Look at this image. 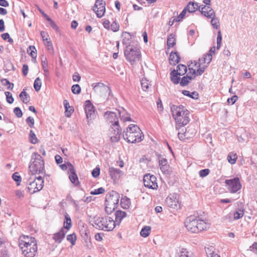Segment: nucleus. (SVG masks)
Here are the masks:
<instances>
[{"label": "nucleus", "instance_id": "nucleus-1", "mask_svg": "<svg viewBox=\"0 0 257 257\" xmlns=\"http://www.w3.org/2000/svg\"><path fill=\"white\" fill-rule=\"evenodd\" d=\"M89 222L95 228L105 231H112L115 226V221L108 216L90 217Z\"/></svg>", "mask_w": 257, "mask_h": 257}, {"label": "nucleus", "instance_id": "nucleus-2", "mask_svg": "<svg viewBox=\"0 0 257 257\" xmlns=\"http://www.w3.org/2000/svg\"><path fill=\"white\" fill-rule=\"evenodd\" d=\"M171 109L177 124L176 129H178V126H183L189 123L190 112L184 106L182 105H173Z\"/></svg>", "mask_w": 257, "mask_h": 257}, {"label": "nucleus", "instance_id": "nucleus-3", "mask_svg": "<svg viewBox=\"0 0 257 257\" xmlns=\"http://www.w3.org/2000/svg\"><path fill=\"white\" fill-rule=\"evenodd\" d=\"M123 138L128 143H136L142 141L144 136L137 125L132 124L124 131Z\"/></svg>", "mask_w": 257, "mask_h": 257}, {"label": "nucleus", "instance_id": "nucleus-4", "mask_svg": "<svg viewBox=\"0 0 257 257\" xmlns=\"http://www.w3.org/2000/svg\"><path fill=\"white\" fill-rule=\"evenodd\" d=\"M185 225L187 230L192 233H198L206 229L208 227L204 220L198 219L193 216H189L186 219Z\"/></svg>", "mask_w": 257, "mask_h": 257}, {"label": "nucleus", "instance_id": "nucleus-5", "mask_svg": "<svg viewBox=\"0 0 257 257\" xmlns=\"http://www.w3.org/2000/svg\"><path fill=\"white\" fill-rule=\"evenodd\" d=\"M29 168L30 172L33 175L45 173L44 160L37 153L32 154Z\"/></svg>", "mask_w": 257, "mask_h": 257}, {"label": "nucleus", "instance_id": "nucleus-6", "mask_svg": "<svg viewBox=\"0 0 257 257\" xmlns=\"http://www.w3.org/2000/svg\"><path fill=\"white\" fill-rule=\"evenodd\" d=\"M44 186V180L42 177L30 178L28 180V191L30 194H34L42 189Z\"/></svg>", "mask_w": 257, "mask_h": 257}, {"label": "nucleus", "instance_id": "nucleus-7", "mask_svg": "<svg viewBox=\"0 0 257 257\" xmlns=\"http://www.w3.org/2000/svg\"><path fill=\"white\" fill-rule=\"evenodd\" d=\"M124 55L127 60L132 65L134 64L136 62L139 61L141 58L140 52L136 47L130 48L127 47L126 50L124 51Z\"/></svg>", "mask_w": 257, "mask_h": 257}, {"label": "nucleus", "instance_id": "nucleus-8", "mask_svg": "<svg viewBox=\"0 0 257 257\" xmlns=\"http://www.w3.org/2000/svg\"><path fill=\"white\" fill-rule=\"evenodd\" d=\"M225 186L228 190L231 193H235L241 188L240 180L238 177H235L231 179L226 180Z\"/></svg>", "mask_w": 257, "mask_h": 257}, {"label": "nucleus", "instance_id": "nucleus-9", "mask_svg": "<svg viewBox=\"0 0 257 257\" xmlns=\"http://www.w3.org/2000/svg\"><path fill=\"white\" fill-rule=\"evenodd\" d=\"M157 181L156 177L153 175L148 174L144 176L143 181L144 186L148 188L154 190L157 189L158 186Z\"/></svg>", "mask_w": 257, "mask_h": 257}, {"label": "nucleus", "instance_id": "nucleus-10", "mask_svg": "<svg viewBox=\"0 0 257 257\" xmlns=\"http://www.w3.org/2000/svg\"><path fill=\"white\" fill-rule=\"evenodd\" d=\"M166 203L168 206L173 209L180 208V202L179 195L176 193L170 194L166 199Z\"/></svg>", "mask_w": 257, "mask_h": 257}, {"label": "nucleus", "instance_id": "nucleus-11", "mask_svg": "<svg viewBox=\"0 0 257 257\" xmlns=\"http://www.w3.org/2000/svg\"><path fill=\"white\" fill-rule=\"evenodd\" d=\"M92 86L94 92L100 96L106 95L110 92L109 88L101 82L93 83Z\"/></svg>", "mask_w": 257, "mask_h": 257}, {"label": "nucleus", "instance_id": "nucleus-12", "mask_svg": "<svg viewBox=\"0 0 257 257\" xmlns=\"http://www.w3.org/2000/svg\"><path fill=\"white\" fill-rule=\"evenodd\" d=\"M85 111L87 119L88 124H89L90 120L94 119L95 116L94 107L89 100L85 102Z\"/></svg>", "mask_w": 257, "mask_h": 257}, {"label": "nucleus", "instance_id": "nucleus-13", "mask_svg": "<svg viewBox=\"0 0 257 257\" xmlns=\"http://www.w3.org/2000/svg\"><path fill=\"white\" fill-rule=\"evenodd\" d=\"M105 2L102 0H96L93 10L97 17L101 18L104 16L105 12Z\"/></svg>", "mask_w": 257, "mask_h": 257}, {"label": "nucleus", "instance_id": "nucleus-14", "mask_svg": "<svg viewBox=\"0 0 257 257\" xmlns=\"http://www.w3.org/2000/svg\"><path fill=\"white\" fill-rule=\"evenodd\" d=\"M201 9V13L207 17L211 18L215 17V13L214 10L210 7L205 5H201L199 7V9Z\"/></svg>", "mask_w": 257, "mask_h": 257}, {"label": "nucleus", "instance_id": "nucleus-15", "mask_svg": "<svg viewBox=\"0 0 257 257\" xmlns=\"http://www.w3.org/2000/svg\"><path fill=\"white\" fill-rule=\"evenodd\" d=\"M111 132L113 134H110V140L112 142H116L120 139V136L121 134V130L119 126V125H117L116 126H112L111 127Z\"/></svg>", "mask_w": 257, "mask_h": 257}, {"label": "nucleus", "instance_id": "nucleus-16", "mask_svg": "<svg viewBox=\"0 0 257 257\" xmlns=\"http://www.w3.org/2000/svg\"><path fill=\"white\" fill-rule=\"evenodd\" d=\"M119 199V194L116 192L113 191L110 194L106 195L105 201L106 202L113 203V204L118 206Z\"/></svg>", "mask_w": 257, "mask_h": 257}, {"label": "nucleus", "instance_id": "nucleus-17", "mask_svg": "<svg viewBox=\"0 0 257 257\" xmlns=\"http://www.w3.org/2000/svg\"><path fill=\"white\" fill-rule=\"evenodd\" d=\"M104 117L109 122H114L112 124L113 126H116L117 125H119L118 117L117 116V114L115 112L111 111L106 112L104 114Z\"/></svg>", "mask_w": 257, "mask_h": 257}, {"label": "nucleus", "instance_id": "nucleus-18", "mask_svg": "<svg viewBox=\"0 0 257 257\" xmlns=\"http://www.w3.org/2000/svg\"><path fill=\"white\" fill-rule=\"evenodd\" d=\"M31 242H36L35 238L32 236L22 235L19 239V247L32 243Z\"/></svg>", "mask_w": 257, "mask_h": 257}, {"label": "nucleus", "instance_id": "nucleus-19", "mask_svg": "<svg viewBox=\"0 0 257 257\" xmlns=\"http://www.w3.org/2000/svg\"><path fill=\"white\" fill-rule=\"evenodd\" d=\"M66 233L67 231L64 230V228H61L58 232L53 234V239L56 243H60L64 238Z\"/></svg>", "mask_w": 257, "mask_h": 257}, {"label": "nucleus", "instance_id": "nucleus-20", "mask_svg": "<svg viewBox=\"0 0 257 257\" xmlns=\"http://www.w3.org/2000/svg\"><path fill=\"white\" fill-rule=\"evenodd\" d=\"M109 173L111 178L114 180L119 179L123 174V172L120 170L113 167L109 169Z\"/></svg>", "mask_w": 257, "mask_h": 257}, {"label": "nucleus", "instance_id": "nucleus-21", "mask_svg": "<svg viewBox=\"0 0 257 257\" xmlns=\"http://www.w3.org/2000/svg\"><path fill=\"white\" fill-rule=\"evenodd\" d=\"M212 60V55L211 54H206L204 55L202 57L199 59V63L195 64L197 66L198 64V67H200V65L203 64H209Z\"/></svg>", "mask_w": 257, "mask_h": 257}, {"label": "nucleus", "instance_id": "nucleus-22", "mask_svg": "<svg viewBox=\"0 0 257 257\" xmlns=\"http://www.w3.org/2000/svg\"><path fill=\"white\" fill-rule=\"evenodd\" d=\"M180 58L177 52H171L169 57V62L171 65H175L180 61Z\"/></svg>", "mask_w": 257, "mask_h": 257}, {"label": "nucleus", "instance_id": "nucleus-23", "mask_svg": "<svg viewBox=\"0 0 257 257\" xmlns=\"http://www.w3.org/2000/svg\"><path fill=\"white\" fill-rule=\"evenodd\" d=\"M65 220L64 221L63 227L64 230H69L72 227V221L71 218L67 213H65L64 214Z\"/></svg>", "mask_w": 257, "mask_h": 257}, {"label": "nucleus", "instance_id": "nucleus-24", "mask_svg": "<svg viewBox=\"0 0 257 257\" xmlns=\"http://www.w3.org/2000/svg\"><path fill=\"white\" fill-rule=\"evenodd\" d=\"M115 225L116 223H118V224H119V223L121 222V220L126 217V212L120 210H117L115 213Z\"/></svg>", "mask_w": 257, "mask_h": 257}, {"label": "nucleus", "instance_id": "nucleus-25", "mask_svg": "<svg viewBox=\"0 0 257 257\" xmlns=\"http://www.w3.org/2000/svg\"><path fill=\"white\" fill-rule=\"evenodd\" d=\"M171 80L175 84H177L180 82V77L176 70H173L171 73Z\"/></svg>", "mask_w": 257, "mask_h": 257}, {"label": "nucleus", "instance_id": "nucleus-26", "mask_svg": "<svg viewBox=\"0 0 257 257\" xmlns=\"http://www.w3.org/2000/svg\"><path fill=\"white\" fill-rule=\"evenodd\" d=\"M19 97L24 103H28L30 100V97L25 89L20 93Z\"/></svg>", "mask_w": 257, "mask_h": 257}, {"label": "nucleus", "instance_id": "nucleus-27", "mask_svg": "<svg viewBox=\"0 0 257 257\" xmlns=\"http://www.w3.org/2000/svg\"><path fill=\"white\" fill-rule=\"evenodd\" d=\"M105 204V211L107 214L111 213L117 207V205H114L113 203H109L106 201Z\"/></svg>", "mask_w": 257, "mask_h": 257}, {"label": "nucleus", "instance_id": "nucleus-28", "mask_svg": "<svg viewBox=\"0 0 257 257\" xmlns=\"http://www.w3.org/2000/svg\"><path fill=\"white\" fill-rule=\"evenodd\" d=\"M192 77L191 75H189V74L186 76H184L182 78V79L180 81V84L181 86H185L187 85L190 81L192 79Z\"/></svg>", "mask_w": 257, "mask_h": 257}, {"label": "nucleus", "instance_id": "nucleus-29", "mask_svg": "<svg viewBox=\"0 0 257 257\" xmlns=\"http://www.w3.org/2000/svg\"><path fill=\"white\" fill-rule=\"evenodd\" d=\"M177 68V69L176 71L179 76L184 75L187 71V67L183 64L178 65Z\"/></svg>", "mask_w": 257, "mask_h": 257}, {"label": "nucleus", "instance_id": "nucleus-30", "mask_svg": "<svg viewBox=\"0 0 257 257\" xmlns=\"http://www.w3.org/2000/svg\"><path fill=\"white\" fill-rule=\"evenodd\" d=\"M151 229V227L149 226L143 227L140 232L141 235L144 237L148 236L150 233Z\"/></svg>", "mask_w": 257, "mask_h": 257}, {"label": "nucleus", "instance_id": "nucleus-31", "mask_svg": "<svg viewBox=\"0 0 257 257\" xmlns=\"http://www.w3.org/2000/svg\"><path fill=\"white\" fill-rule=\"evenodd\" d=\"M237 159V155L236 153L231 152L227 156V160L231 164H234Z\"/></svg>", "mask_w": 257, "mask_h": 257}, {"label": "nucleus", "instance_id": "nucleus-32", "mask_svg": "<svg viewBox=\"0 0 257 257\" xmlns=\"http://www.w3.org/2000/svg\"><path fill=\"white\" fill-rule=\"evenodd\" d=\"M244 213V210L243 209H238L235 211L233 214V218L234 219L237 220L241 218Z\"/></svg>", "mask_w": 257, "mask_h": 257}, {"label": "nucleus", "instance_id": "nucleus-33", "mask_svg": "<svg viewBox=\"0 0 257 257\" xmlns=\"http://www.w3.org/2000/svg\"><path fill=\"white\" fill-rule=\"evenodd\" d=\"M179 257H194L193 253L189 251L186 248H182L180 250Z\"/></svg>", "mask_w": 257, "mask_h": 257}, {"label": "nucleus", "instance_id": "nucleus-34", "mask_svg": "<svg viewBox=\"0 0 257 257\" xmlns=\"http://www.w3.org/2000/svg\"><path fill=\"white\" fill-rule=\"evenodd\" d=\"M70 171L71 172V175L69 176V179L71 182L73 183H75L76 181L78 180V177L75 173V171L73 167L70 169Z\"/></svg>", "mask_w": 257, "mask_h": 257}, {"label": "nucleus", "instance_id": "nucleus-35", "mask_svg": "<svg viewBox=\"0 0 257 257\" xmlns=\"http://www.w3.org/2000/svg\"><path fill=\"white\" fill-rule=\"evenodd\" d=\"M198 4L193 2H190L187 6V9L189 13H193L198 9Z\"/></svg>", "mask_w": 257, "mask_h": 257}, {"label": "nucleus", "instance_id": "nucleus-36", "mask_svg": "<svg viewBox=\"0 0 257 257\" xmlns=\"http://www.w3.org/2000/svg\"><path fill=\"white\" fill-rule=\"evenodd\" d=\"M176 44V40L173 34H170L167 39V46L169 47H173Z\"/></svg>", "mask_w": 257, "mask_h": 257}, {"label": "nucleus", "instance_id": "nucleus-37", "mask_svg": "<svg viewBox=\"0 0 257 257\" xmlns=\"http://www.w3.org/2000/svg\"><path fill=\"white\" fill-rule=\"evenodd\" d=\"M63 104L65 108V111H66V115L67 116H69L73 112L74 110L72 108H71L69 110H68V108H70V106H69V102L67 100H64L63 102Z\"/></svg>", "mask_w": 257, "mask_h": 257}, {"label": "nucleus", "instance_id": "nucleus-38", "mask_svg": "<svg viewBox=\"0 0 257 257\" xmlns=\"http://www.w3.org/2000/svg\"><path fill=\"white\" fill-rule=\"evenodd\" d=\"M41 86L42 82L41 79L39 77L36 78L34 83V87L35 90L36 91H39L41 89Z\"/></svg>", "mask_w": 257, "mask_h": 257}, {"label": "nucleus", "instance_id": "nucleus-39", "mask_svg": "<svg viewBox=\"0 0 257 257\" xmlns=\"http://www.w3.org/2000/svg\"><path fill=\"white\" fill-rule=\"evenodd\" d=\"M76 239L77 237L75 233L69 234L67 236V240L71 242L72 246L75 244Z\"/></svg>", "mask_w": 257, "mask_h": 257}, {"label": "nucleus", "instance_id": "nucleus-40", "mask_svg": "<svg viewBox=\"0 0 257 257\" xmlns=\"http://www.w3.org/2000/svg\"><path fill=\"white\" fill-rule=\"evenodd\" d=\"M205 251L208 256V257H210V256H213L214 254H217V253H215L214 252V247L212 246H210L207 247H205Z\"/></svg>", "mask_w": 257, "mask_h": 257}, {"label": "nucleus", "instance_id": "nucleus-41", "mask_svg": "<svg viewBox=\"0 0 257 257\" xmlns=\"http://www.w3.org/2000/svg\"><path fill=\"white\" fill-rule=\"evenodd\" d=\"M211 24L212 27L215 29H218L219 28V20L215 17L211 18Z\"/></svg>", "mask_w": 257, "mask_h": 257}, {"label": "nucleus", "instance_id": "nucleus-42", "mask_svg": "<svg viewBox=\"0 0 257 257\" xmlns=\"http://www.w3.org/2000/svg\"><path fill=\"white\" fill-rule=\"evenodd\" d=\"M141 85L143 90L147 91L149 87L150 83L146 78H143L141 80Z\"/></svg>", "mask_w": 257, "mask_h": 257}, {"label": "nucleus", "instance_id": "nucleus-43", "mask_svg": "<svg viewBox=\"0 0 257 257\" xmlns=\"http://www.w3.org/2000/svg\"><path fill=\"white\" fill-rule=\"evenodd\" d=\"M30 140L32 144H35L38 142V139L34 132L31 130L29 134Z\"/></svg>", "mask_w": 257, "mask_h": 257}, {"label": "nucleus", "instance_id": "nucleus-44", "mask_svg": "<svg viewBox=\"0 0 257 257\" xmlns=\"http://www.w3.org/2000/svg\"><path fill=\"white\" fill-rule=\"evenodd\" d=\"M121 205L123 208L129 207L131 205V201L129 198H125L121 200Z\"/></svg>", "mask_w": 257, "mask_h": 257}, {"label": "nucleus", "instance_id": "nucleus-45", "mask_svg": "<svg viewBox=\"0 0 257 257\" xmlns=\"http://www.w3.org/2000/svg\"><path fill=\"white\" fill-rule=\"evenodd\" d=\"M71 90L74 94H78L81 92V87L78 84H74L72 86Z\"/></svg>", "mask_w": 257, "mask_h": 257}, {"label": "nucleus", "instance_id": "nucleus-46", "mask_svg": "<svg viewBox=\"0 0 257 257\" xmlns=\"http://www.w3.org/2000/svg\"><path fill=\"white\" fill-rule=\"evenodd\" d=\"M12 178L17 183L18 185H20V183L21 182V177L19 175L18 172H15L13 174Z\"/></svg>", "mask_w": 257, "mask_h": 257}, {"label": "nucleus", "instance_id": "nucleus-47", "mask_svg": "<svg viewBox=\"0 0 257 257\" xmlns=\"http://www.w3.org/2000/svg\"><path fill=\"white\" fill-rule=\"evenodd\" d=\"M105 192V189L103 187H100L98 189H95L90 192L92 195H98L103 193Z\"/></svg>", "mask_w": 257, "mask_h": 257}, {"label": "nucleus", "instance_id": "nucleus-48", "mask_svg": "<svg viewBox=\"0 0 257 257\" xmlns=\"http://www.w3.org/2000/svg\"><path fill=\"white\" fill-rule=\"evenodd\" d=\"M5 94H6V96L7 97V101L9 103L12 104L14 102V100L12 93L10 92L7 91V92H5Z\"/></svg>", "mask_w": 257, "mask_h": 257}, {"label": "nucleus", "instance_id": "nucleus-49", "mask_svg": "<svg viewBox=\"0 0 257 257\" xmlns=\"http://www.w3.org/2000/svg\"><path fill=\"white\" fill-rule=\"evenodd\" d=\"M119 26L115 22H113L111 25L110 28L113 32H117L119 30Z\"/></svg>", "mask_w": 257, "mask_h": 257}, {"label": "nucleus", "instance_id": "nucleus-50", "mask_svg": "<svg viewBox=\"0 0 257 257\" xmlns=\"http://www.w3.org/2000/svg\"><path fill=\"white\" fill-rule=\"evenodd\" d=\"M210 173V170L208 169H205L201 170L199 171V174L201 177H204L207 176Z\"/></svg>", "mask_w": 257, "mask_h": 257}, {"label": "nucleus", "instance_id": "nucleus-51", "mask_svg": "<svg viewBox=\"0 0 257 257\" xmlns=\"http://www.w3.org/2000/svg\"><path fill=\"white\" fill-rule=\"evenodd\" d=\"M14 112L15 113V115L18 117H21L23 115V113L21 109L18 107H15L14 108Z\"/></svg>", "mask_w": 257, "mask_h": 257}, {"label": "nucleus", "instance_id": "nucleus-52", "mask_svg": "<svg viewBox=\"0 0 257 257\" xmlns=\"http://www.w3.org/2000/svg\"><path fill=\"white\" fill-rule=\"evenodd\" d=\"M159 166H163L167 164L168 161L166 158H162L161 155L159 156Z\"/></svg>", "mask_w": 257, "mask_h": 257}, {"label": "nucleus", "instance_id": "nucleus-53", "mask_svg": "<svg viewBox=\"0 0 257 257\" xmlns=\"http://www.w3.org/2000/svg\"><path fill=\"white\" fill-rule=\"evenodd\" d=\"M91 174L93 177H98L100 174V169L98 167H96L92 170Z\"/></svg>", "mask_w": 257, "mask_h": 257}, {"label": "nucleus", "instance_id": "nucleus-54", "mask_svg": "<svg viewBox=\"0 0 257 257\" xmlns=\"http://www.w3.org/2000/svg\"><path fill=\"white\" fill-rule=\"evenodd\" d=\"M26 122L30 127H33L34 124V119L31 116H29L26 119Z\"/></svg>", "mask_w": 257, "mask_h": 257}, {"label": "nucleus", "instance_id": "nucleus-55", "mask_svg": "<svg viewBox=\"0 0 257 257\" xmlns=\"http://www.w3.org/2000/svg\"><path fill=\"white\" fill-rule=\"evenodd\" d=\"M238 97L236 95H234L227 99L228 104H233L237 100Z\"/></svg>", "mask_w": 257, "mask_h": 257}, {"label": "nucleus", "instance_id": "nucleus-56", "mask_svg": "<svg viewBox=\"0 0 257 257\" xmlns=\"http://www.w3.org/2000/svg\"><path fill=\"white\" fill-rule=\"evenodd\" d=\"M186 13V9H184L182 12L181 13V14L178 16V17L176 19V22H179L182 19H183L185 16V14Z\"/></svg>", "mask_w": 257, "mask_h": 257}, {"label": "nucleus", "instance_id": "nucleus-57", "mask_svg": "<svg viewBox=\"0 0 257 257\" xmlns=\"http://www.w3.org/2000/svg\"><path fill=\"white\" fill-rule=\"evenodd\" d=\"M42 66L43 68V70H46L48 69V63L47 61V59L46 57H44L43 59H42Z\"/></svg>", "mask_w": 257, "mask_h": 257}, {"label": "nucleus", "instance_id": "nucleus-58", "mask_svg": "<svg viewBox=\"0 0 257 257\" xmlns=\"http://www.w3.org/2000/svg\"><path fill=\"white\" fill-rule=\"evenodd\" d=\"M29 49L31 50V52L30 53V55L33 58H36L37 57L36 53L34 51V50L35 49V48L34 46H30Z\"/></svg>", "mask_w": 257, "mask_h": 257}, {"label": "nucleus", "instance_id": "nucleus-59", "mask_svg": "<svg viewBox=\"0 0 257 257\" xmlns=\"http://www.w3.org/2000/svg\"><path fill=\"white\" fill-rule=\"evenodd\" d=\"M207 66H203L199 68L196 71V76L201 75L205 71V68Z\"/></svg>", "mask_w": 257, "mask_h": 257}, {"label": "nucleus", "instance_id": "nucleus-60", "mask_svg": "<svg viewBox=\"0 0 257 257\" xmlns=\"http://www.w3.org/2000/svg\"><path fill=\"white\" fill-rule=\"evenodd\" d=\"M80 78H81V77L79 75V74L76 72L73 75V76H72V79H73V80L74 81H76V82H78L80 81Z\"/></svg>", "mask_w": 257, "mask_h": 257}, {"label": "nucleus", "instance_id": "nucleus-61", "mask_svg": "<svg viewBox=\"0 0 257 257\" xmlns=\"http://www.w3.org/2000/svg\"><path fill=\"white\" fill-rule=\"evenodd\" d=\"M29 67L27 64H24L23 66V73L24 76H26L28 73Z\"/></svg>", "mask_w": 257, "mask_h": 257}, {"label": "nucleus", "instance_id": "nucleus-62", "mask_svg": "<svg viewBox=\"0 0 257 257\" xmlns=\"http://www.w3.org/2000/svg\"><path fill=\"white\" fill-rule=\"evenodd\" d=\"M55 159L56 162L58 164H61L63 162L62 157L58 155H57L55 156Z\"/></svg>", "mask_w": 257, "mask_h": 257}, {"label": "nucleus", "instance_id": "nucleus-63", "mask_svg": "<svg viewBox=\"0 0 257 257\" xmlns=\"http://www.w3.org/2000/svg\"><path fill=\"white\" fill-rule=\"evenodd\" d=\"M102 233H97L95 235V238L97 241H101L102 240Z\"/></svg>", "mask_w": 257, "mask_h": 257}, {"label": "nucleus", "instance_id": "nucleus-64", "mask_svg": "<svg viewBox=\"0 0 257 257\" xmlns=\"http://www.w3.org/2000/svg\"><path fill=\"white\" fill-rule=\"evenodd\" d=\"M0 5L4 7H9V4L6 0H0Z\"/></svg>", "mask_w": 257, "mask_h": 257}]
</instances>
